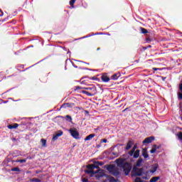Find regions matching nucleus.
Masks as SVG:
<instances>
[{"label":"nucleus","mask_w":182,"mask_h":182,"mask_svg":"<svg viewBox=\"0 0 182 182\" xmlns=\"http://www.w3.org/2000/svg\"><path fill=\"white\" fill-rule=\"evenodd\" d=\"M75 2H76V0H70V5L73 8V5H75Z\"/></svg>","instance_id":"26"},{"label":"nucleus","mask_w":182,"mask_h":182,"mask_svg":"<svg viewBox=\"0 0 182 182\" xmlns=\"http://www.w3.org/2000/svg\"><path fill=\"white\" fill-rule=\"evenodd\" d=\"M73 106H75V104L74 103H65L63 104L61 107L62 108H64V109H66V107H73Z\"/></svg>","instance_id":"8"},{"label":"nucleus","mask_w":182,"mask_h":182,"mask_svg":"<svg viewBox=\"0 0 182 182\" xmlns=\"http://www.w3.org/2000/svg\"><path fill=\"white\" fill-rule=\"evenodd\" d=\"M112 79L113 80H117L119 79V76H117V74H114L112 76Z\"/></svg>","instance_id":"23"},{"label":"nucleus","mask_w":182,"mask_h":182,"mask_svg":"<svg viewBox=\"0 0 182 182\" xmlns=\"http://www.w3.org/2000/svg\"><path fill=\"white\" fill-rule=\"evenodd\" d=\"M105 163L100 162L99 161H95L93 164H90L87 166V170H85L86 174H91V176H95V174L100 173V176L102 177V170L99 168V166H103Z\"/></svg>","instance_id":"1"},{"label":"nucleus","mask_w":182,"mask_h":182,"mask_svg":"<svg viewBox=\"0 0 182 182\" xmlns=\"http://www.w3.org/2000/svg\"><path fill=\"white\" fill-rule=\"evenodd\" d=\"M95 136H96V134H91L87 136L86 138H85V141L92 140V139H93V137H95Z\"/></svg>","instance_id":"10"},{"label":"nucleus","mask_w":182,"mask_h":182,"mask_svg":"<svg viewBox=\"0 0 182 182\" xmlns=\"http://www.w3.org/2000/svg\"><path fill=\"white\" fill-rule=\"evenodd\" d=\"M42 146L43 147H46V140L45 139H41V140Z\"/></svg>","instance_id":"20"},{"label":"nucleus","mask_w":182,"mask_h":182,"mask_svg":"<svg viewBox=\"0 0 182 182\" xmlns=\"http://www.w3.org/2000/svg\"><path fill=\"white\" fill-rule=\"evenodd\" d=\"M134 182H143V180L140 178H136L134 181Z\"/></svg>","instance_id":"30"},{"label":"nucleus","mask_w":182,"mask_h":182,"mask_svg":"<svg viewBox=\"0 0 182 182\" xmlns=\"http://www.w3.org/2000/svg\"><path fill=\"white\" fill-rule=\"evenodd\" d=\"M159 180H160L159 176H154L150 180V182H156L159 181Z\"/></svg>","instance_id":"16"},{"label":"nucleus","mask_w":182,"mask_h":182,"mask_svg":"<svg viewBox=\"0 0 182 182\" xmlns=\"http://www.w3.org/2000/svg\"><path fill=\"white\" fill-rule=\"evenodd\" d=\"M116 163L117 167H120V168H123L125 176H129L130 171H132V165L130 164L127 163L126 160L123 159H118L116 160Z\"/></svg>","instance_id":"2"},{"label":"nucleus","mask_w":182,"mask_h":182,"mask_svg":"<svg viewBox=\"0 0 182 182\" xmlns=\"http://www.w3.org/2000/svg\"><path fill=\"white\" fill-rule=\"evenodd\" d=\"M134 144V142L133 141H129L128 143L127 144V146L125 148V150H130L132 149V146Z\"/></svg>","instance_id":"9"},{"label":"nucleus","mask_w":182,"mask_h":182,"mask_svg":"<svg viewBox=\"0 0 182 182\" xmlns=\"http://www.w3.org/2000/svg\"><path fill=\"white\" fill-rule=\"evenodd\" d=\"M178 138L181 141H182V132H179L177 134Z\"/></svg>","instance_id":"24"},{"label":"nucleus","mask_w":182,"mask_h":182,"mask_svg":"<svg viewBox=\"0 0 182 182\" xmlns=\"http://www.w3.org/2000/svg\"><path fill=\"white\" fill-rule=\"evenodd\" d=\"M83 93H85V95H87V96H93V94H92L87 91H83Z\"/></svg>","instance_id":"27"},{"label":"nucleus","mask_w":182,"mask_h":182,"mask_svg":"<svg viewBox=\"0 0 182 182\" xmlns=\"http://www.w3.org/2000/svg\"><path fill=\"white\" fill-rule=\"evenodd\" d=\"M82 182H89V179H87L86 178H82Z\"/></svg>","instance_id":"34"},{"label":"nucleus","mask_w":182,"mask_h":182,"mask_svg":"<svg viewBox=\"0 0 182 182\" xmlns=\"http://www.w3.org/2000/svg\"><path fill=\"white\" fill-rule=\"evenodd\" d=\"M30 182H42V181L38 178H33L30 179Z\"/></svg>","instance_id":"18"},{"label":"nucleus","mask_w":182,"mask_h":182,"mask_svg":"<svg viewBox=\"0 0 182 182\" xmlns=\"http://www.w3.org/2000/svg\"><path fill=\"white\" fill-rule=\"evenodd\" d=\"M0 12H1V14H4V12H2V10L0 9Z\"/></svg>","instance_id":"44"},{"label":"nucleus","mask_w":182,"mask_h":182,"mask_svg":"<svg viewBox=\"0 0 182 182\" xmlns=\"http://www.w3.org/2000/svg\"><path fill=\"white\" fill-rule=\"evenodd\" d=\"M129 156H134V150H131L129 151Z\"/></svg>","instance_id":"29"},{"label":"nucleus","mask_w":182,"mask_h":182,"mask_svg":"<svg viewBox=\"0 0 182 182\" xmlns=\"http://www.w3.org/2000/svg\"><path fill=\"white\" fill-rule=\"evenodd\" d=\"M127 110V108L124 109L122 112H126Z\"/></svg>","instance_id":"43"},{"label":"nucleus","mask_w":182,"mask_h":182,"mask_svg":"<svg viewBox=\"0 0 182 182\" xmlns=\"http://www.w3.org/2000/svg\"><path fill=\"white\" fill-rule=\"evenodd\" d=\"M0 16H4V13H2L1 14H0Z\"/></svg>","instance_id":"42"},{"label":"nucleus","mask_w":182,"mask_h":182,"mask_svg":"<svg viewBox=\"0 0 182 182\" xmlns=\"http://www.w3.org/2000/svg\"><path fill=\"white\" fill-rule=\"evenodd\" d=\"M65 119L67 120V122H70V123H72V117H70V115H66Z\"/></svg>","instance_id":"19"},{"label":"nucleus","mask_w":182,"mask_h":182,"mask_svg":"<svg viewBox=\"0 0 182 182\" xmlns=\"http://www.w3.org/2000/svg\"><path fill=\"white\" fill-rule=\"evenodd\" d=\"M76 62H81L82 63H87L86 62H84V61H82V60H75Z\"/></svg>","instance_id":"40"},{"label":"nucleus","mask_w":182,"mask_h":182,"mask_svg":"<svg viewBox=\"0 0 182 182\" xmlns=\"http://www.w3.org/2000/svg\"><path fill=\"white\" fill-rule=\"evenodd\" d=\"M11 171H21V169H19V167H14L11 168Z\"/></svg>","instance_id":"25"},{"label":"nucleus","mask_w":182,"mask_h":182,"mask_svg":"<svg viewBox=\"0 0 182 182\" xmlns=\"http://www.w3.org/2000/svg\"><path fill=\"white\" fill-rule=\"evenodd\" d=\"M157 168H159V164H155L151 165V169H150V173H156L157 171Z\"/></svg>","instance_id":"7"},{"label":"nucleus","mask_w":182,"mask_h":182,"mask_svg":"<svg viewBox=\"0 0 182 182\" xmlns=\"http://www.w3.org/2000/svg\"><path fill=\"white\" fill-rule=\"evenodd\" d=\"M153 70H161V68H153Z\"/></svg>","instance_id":"37"},{"label":"nucleus","mask_w":182,"mask_h":182,"mask_svg":"<svg viewBox=\"0 0 182 182\" xmlns=\"http://www.w3.org/2000/svg\"><path fill=\"white\" fill-rule=\"evenodd\" d=\"M101 143H107V139H101Z\"/></svg>","instance_id":"35"},{"label":"nucleus","mask_w":182,"mask_h":182,"mask_svg":"<svg viewBox=\"0 0 182 182\" xmlns=\"http://www.w3.org/2000/svg\"><path fill=\"white\" fill-rule=\"evenodd\" d=\"M97 50H100V48H98L97 49Z\"/></svg>","instance_id":"47"},{"label":"nucleus","mask_w":182,"mask_h":182,"mask_svg":"<svg viewBox=\"0 0 182 182\" xmlns=\"http://www.w3.org/2000/svg\"><path fill=\"white\" fill-rule=\"evenodd\" d=\"M142 156L144 159H149V154L147 153V149H144L143 150Z\"/></svg>","instance_id":"12"},{"label":"nucleus","mask_w":182,"mask_h":182,"mask_svg":"<svg viewBox=\"0 0 182 182\" xmlns=\"http://www.w3.org/2000/svg\"><path fill=\"white\" fill-rule=\"evenodd\" d=\"M109 182H116V179L113 177L109 178Z\"/></svg>","instance_id":"32"},{"label":"nucleus","mask_w":182,"mask_h":182,"mask_svg":"<svg viewBox=\"0 0 182 182\" xmlns=\"http://www.w3.org/2000/svg\"><path fill=\"white\" fill-rule=\"evenodd\" d=\"M63 134V132L59 131L58 133L55 134L58 137H60Z\"/></svg>","instance_id":"28"},{"label":"nucleus","mask_w":182,"mask_h":182,"mask_svg":"<svg viewBox=\"0 0 182 182\" xmlns=\"http://www.w3.org/2000/svg\"><path fill=\"white\" fill-rule=\"evenodd\" d=\"M141 163H143V159L140 158L136 161V167H140V166H141Z\"/></svg>","instance_id":"17"},{"label":"nucleus","mask_w":182,"mask_h":182,"mask_svg":"<svg viewBox=\"0 0 182 182\" xmlns=\"http://www.w3.org/2000/svg\"><path fill=\"white\" fill-rule=\"evenodd\" d=\"M143 174V168L134 167L132 171V177H137V176H141Z\"/></svg>","instance_id":"4"},{"label":"nucleus","mask_w":182,"mask_h":182,"mask_svg":"<svg viewBox=\"0 0 182 182\" xmlns=\"http://www.w3.org/2000/svg\"><path fill=\"white\" fill-rule=\"evenodd\" d=\"M178 99H179L180 100H182V93L178 92Z\"/></svg>","instance_id":"33"},{"label":"nucleus","mask_w":182,"mask_h":182,"mask_svg":"<svg viewBox=\"0 0 182 182\" xmlns=\"http://www.w3.org/2000/svg\"><path fill=\"white\" fill-rule=\"evenodd\" d=\"M107 170L109 171V174H112L115 177H119V176H120V171H119V168L114 165H108L107 166Z\"/></svg>","instance_id":"3"},{"label":"nucleus","mask_w":182,"mask_h":182,"mask_svg":"<svg viewBox=\"0 0 182 182\" xmlns=\"http://www.w3.org/2000/svg\"><path fill=\"white\" fill-rule=\"evenodd\" d=\"M26 174H31V171H27Z\"/></svg>","instance_id":"41"},{"label":"nucleus","mask_w":182,"mask_h":182,"mask_svg":"<svg viewBox=\"0 0 182 182\" xmlns=\"http://www.w3.org/2000/svg\"><path fill=\"white\" fill-rule=\"evenodd\" d=\"M19 124H9L7 126L8 129H17L18 127Z\"/></svg>","instance_id":"11"},{"label":"nucleus","mask_w":182,"mask_h":182,"mask_svg":"<svg viewBox=\"0 0 182 182\" xmlns=\"http://www.w3.org/2000/svg\"><path fill=\"white\" fill-rule=\"evenodd\" d=\"M16 163H26V159H17Z\"/></svg>","instance_id":"21"},{"label":"nucleus","mask_w":182,"mask_h":182,"mask_svg":"<svg viewBox=\"0 0 182 182\" xmlns=\"http://www.w3.org/2000/svg\"><path fill=\"white\" fill-rule=\"evenodd\" d=\"M86 90H92V89H93V88H92V87H85V88Z\"/></svg>","instance_id":"38"},{"label":"nucleus","mask_w":182,"mask_h":182,"mask_svg":"<svg viewBox=\"0 0 182 182\" xmlns=\"http://www.w3.org/2000/svg\"><path fill=\"white\" fill-rule=\"evenodd\" d=\"M101 79H102V82H109V80H110V78H109V77H107V75H102L101 77Z\"/></svg>","instance_id":"13"},{"label":"nucleus","mask_w":182,"mask_h":182,"mask_svg":"<svg viewBox=\"0 0 182 182\" xmlns=\"http://www.w3.org/2000/svg\"><path fill=\"white\" fill-rule=\"evenodd\" d=\"M140 156V150L137 149L136 151H134V159H138V157Z\"/></svg>","instance_id":"15"},{"label":"nucleus","mask_w":182,"mask_h":182,"mask_svg":"<svg viewBox=\"0 0 182 182\" xmlns=\"http://www.w3.org/2000/svg\"><path fill=\"white\" fill-rule=\"evenodd\" d=\"M73 66H74V68H77V65H73Z\"/></svg>","instance_id":"45"},{"label":"nucleus","mask_w":182,"mask_h":182,"mask_svg":"<svg viewBox=\"0 0 182 182\" xmlns=\"http://www.w3.org/2000/svg\"><path fill=\"white\" fill-rule=\"evenodd\" d=\"M153 141H154V136H149L146 138L143 141V144L146 145V144H150V143H152Z\"/></svg>","instance_id":"6"},{"label":"nucleus","mask_w":182,"mask_h":182,"mask_svg":"<svg viewBox=\"0 0 182 182\" xmlns=\"http://www.w3.org/2000/svg\"><path fill=\"white\" fill-rule=\"evenodd\" d=\"M58 139H59V136H57L56 134L53 136V140L55 141V140H58Z\"/></svg>","instance_id":"31"},{"label":"nucleus","mask_w":182,"mask_h":182,"mask_svg":"<svg viewBox=\"0 0 182 182\" xmlns=\"http://www.w3.org/2000/svg\"><path fill=\"white\" fill-rule=\"evenodd\" d=\"M80 87H77V89H79Z\"/></svg>","instance_id":"48"},{"label":"nucleus","mask_w":182,"mask_h":182,"mask_svg":"<svg viewBox=\"0 0 182 182\" xmlns=\"http://www.w3.org/2000/svg\"><path fill=\"white\" fill-rule=\"evenodd\" d=\"M157 149H159V146H157L156 144H154V145L153 146L151 150L150 151V153H151V154H153L154 153H156Z\"/></svg>","instance_id":"14"},{"label":"nucleus","mask_w":182,"mask_h":182,"mask_svg":"<svg viewBox=\"0 0 182 182\" xmlns=\"http://www.w3.org/2000/svg\"><path fill=\"white\" fill-rule=\"evenodd\" d=\"M179 90L182 92V84L179 85Z\"/></svg>","instance_id":"39"},{"label":"nucleus","mask_w":182,"mask_h":182,"mask_svg":"<svg viewBox=\"0 0 182 182\" xmlns=\"http://www.w3.org/2000/svg\"><path fill=\"white\" fill-rule=\"evenodd\" d=\"M89 36H85V37H84V38H89Z\"/></svg>","instance_id":"46"},{"label":"nucleus","mask_w":182,"mask_h":182,"mask_svg":"<svg viewBox=\"0 0 182 182\" xmlns=\"http://www.w3.org/2000/svg\"><path fill=\"white\" fill-rule=\"evenodd\" d=\"M140 29H141V33H147L149 32V31H147V30L146 28H144L143 27H141Z\"/></svg>","instance_id":"22"},{"label":"nucleus","mask_w":182,"mask_h":182,"mask_svg":"<svg viewBox=\"0 0 182 182\" xmlns=\"http://www.w3.org/2000/svg\"><path fill=\"white\" fill-rule=\"evenodd\" d=\"M68 132L71 134L72 137H73V139H75L76 140H79V139H80L79 137V132H77L76 128H70Z\"/></svg>","instance_id":"5"},{"label":"nucleus","mask_w":182,"mask_h":182,"mask_svg":"<svg viewBox=\"0 0 182 182\" xmlns=\"http://www.w3.org/2000/svg\"><path fill=\"white\" fill-rule=\"evenodd\" d=\"M137 149V145H134L132 150H134V151H136V149Z\"/></svg>","instance_id":"36"}]
</instances>
